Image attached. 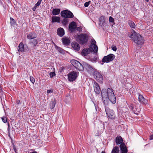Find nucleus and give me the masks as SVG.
<instances>
[{
    "instance_id": "1",
    "label": "nucleus",
    "mask_w": 153,
    "mask_h": 153,
    "mask_svg": "<svg viewBox=\"0 0 153 153\" xmlns=\"http://www.w3.org/2000/svg\"><path fill=\"white\" fill-rule=\"evenodd\" d=\"M101 93L103 102L105 106L108 104V100L113 104H114L116 103V97L111 89L108 88L107 90L103 89L102 90Z\"/></svg>"
},
{
    "instance_id": "2",
    "label": "nucleus",
    "mask_w": 153,
    "mask_h": 153,
    "mask_svg": "<svg viewBox=\"0 0 153 153\" xmlns=\"http://www.w3.org/2000/svg\"><path fill=\"white\" fill-rule=\"evenodd\" d=\"M129 36L135 43L138 45H142L144 42L143 38L140 34L137 33L134 30L131 31Z\"/></svg>"
},
{
    "instance_id": "3",
    "label": "nucleus",
    "mask_w": 153,
    "mask_h": 153,
    "mask_svg": "<svg viewBox=\"0 0 153 153\" xmlns=\"http://www.w3.org/2000/svg\"><path fill=\"white\" fill-rule=\"evenodd\" d=\"M77 41L80 44L84 45L88 40V37L85 34H82L78 35L76 37Z\"/></svg>"
},
{
    "instance_id": "4",
    "label": "nucleus",
    "mask_w": 153,
    "mask_h": 153,
    "mask_svg": "<svg viewBox=\"0 0 153 153\" xmlns=\"http://www.w3.org/2000/svg\"><path fill=\"white\" fill-rule=\"evenodd\" d=\"M93 75L95 79L99 82L102 83L103 78L102 75L97 70H95L93 73Z\"/></svg>"
},
{
    "instance_id": "5",
    "label": "nucleus",
    "mask_w": 153,
    "mask_h": 153,
    "mask_svg": "<svg viewBox=\"0 0 153 153\" xmlns=\"http://www.w3.org/2000/svg\"><path fill=\"white\" fill-rule=\"evenodd\" d=\"M71 62L72 65L78 70L79 71L83 70V67L82 65L78 61L75 59H72L71 60Z\"/></svg>"
},
{
    "instance_id": "6",
    "label": "nucleus",
    "mask_w": 153,
    "mask_h": 153,
    "mask_svg": "<svg viewBox=\"0 0 153 153\" xmlns=\"http://www.w3.org/2000/svg\"><path fill=\"white\" fill-rule=\"evenodd\" d=\"M61 16L65 18H72L74 16L73 13L70 11L65 10L62 11L60 13Z\"/></svg>"
},
{
    "instance_id": "7",
    "label": "nucleus",
    "mask_w": 153,
    "mask_h": 153,
    "mask_svg": "<svg viewBox=\"0 0 153 153\" xmlns=\"http://www.w3.org/2000/svg\"><path fill=\"white\" fill-rule=\"evenodd\" d=\"M106 113L108 117L111 119H114L115 118V114L114 111L107 106L105 107Z\"/></svg>"
},
{
    "instance_id": "8",
    "label": "nucleus",
    "mask_w": 153,
    "mask_h": 153,
    "mask_svg": "<svg viewBox=\"0 0 153 153\" xmlns=\"http://www.w3.org/2000/svg\"><path fill=\"white\" fill-rule=\"evenodd\" d=\"M68 76V79L70 82L74 81L77 78L78 76V73L75 71H72L70 73L67 75Z\"/></svg>"
},
{
    "instance_id": "9",
    "label": "nucleus",
    "mask_w": 153,
    "mask_h": 153,
    "mask_svg": "<svg viewBox=\"0 0 153 153\" xmlns=\"http://www.w3.org/2000/svg\"><path fill=\"white\" fill-rule=\"evenodd\" d=\"M115 58V56L112 54H110L104 57L102 59L103 62L108 63L113 60Z\"/></svg>"
},
{
    "instance_id": "10",
    "label": "nucleus",
    "mask_w": 153,
    "mask_h": 153,
    "mask_svg": "<svg viewBox=\"0 0 153 153\" xmlns=\"http://www.w3.org/2000/svg\"><path fill=\"white\" fill-rule=\"evenodd\" d=\"M91 45L90 47H92L93 48V51L95 53H97L98 51V47L96 45V41L94 39H91Z\"/></svg>"
},
{
    "instance_id": "11",
    "label": "nucleus",
    "mask_w": 153,
    "mask_h": 153,
    "mask_svg": "<svg viewBox=\"0 0 153 153\" xmlns=\"http://www.w3.org/2000/svg\"><path fill=\"white\" fill-rule=\"evenodd\" d=\"M93 52V48L92 47H90L88 48H85L82 51V55L86 56L88 55L90 52Z\"/></svg>"
},
{
    "instance_id": "12",
    "label": "nucleus",
    "mask_w": 153,
    "mask_h": 153,
    "mask_svg": "<svg viewBox=\"0 0 153 153\" xmlns=\"http://www.w3.org/2000/svg\"><path fill=\"white\" fill-rule=\"evenodd\" d=\"M94 90L97 94H99L101 92V89L98 84L95 81L94 83Z\"/></svg>"
},
{
    "instance_id": "13",
    "label": "nucleus",
    "mask_w": 153,
    "mask_h": 153,
    "mask_svg": "<svg viewBox=\"0 0 153 153\" xmlns=\"http://www.w3.org/2000/svg\"><path fill=\"white\" fill-rule=\"evenodd\" d=\"M76 27V25L75 22H71L69 25V29L71 31H74Z\"/></svg>"
},
{
    "instance_id": "14",
    "label": "nucleus",
    "mask_w": 153,
    "mask_h": 153,
    "mask_svg": "<svg viewBox=\"0 0 153 153\" xmlns=\"http://www.w3.org/2000/svg\"><path fill=\"white\" fill-rule=\"evenodd\" d=\"M120 147L121 151V153H127V149L124 143L120 144Z\"/></svg>"
},
{
    "instance_id": "15",
    "label": "nucleus",
    "mask_w": 153,
    "mask_h": 153,
    "mask_svg": "<svg viewBox=\"0 0 153 153\" xmlns=\"http://www.w3.org/2000/svg\"><path fill=\"white\" fill-rule=\"evenodd\" d=\"M26 50L25 47H24V45L22 42H21L19 44L18 46V51L19 52H22L25 51Z\"/></svg>"
},
{
    "instance_id": "16",
    "label": "nucleus",
    "mask_w": 153,
    "mask_h": 153,
    "mask_svg": "<svg viewBox=\"0 0 153 153\" xmlns=\"http://www.w3.org/2000/svg\"><path fill=\"white\" fill-rule=\"evenodd\" d=\"M37 34L35 33L31 32L29 33L27 36V38L29 39H32L36 38Z\"/></svg>"
},
{
    "instance_id": "17",
    "label": "nucleus",
    "mask_w": 153,
    "mask_h": 153,
    "mask_svg": "<svg viewBox=\"0 0 153 153\" xmlns=\"http://www.w3.org/2000/svg\"><path fill=\"white\" fill-rule=\"evenodd\" d=\"M57 34L60 37L63 36L65 34L64 29L61 27H59L57 30Z\"/></svg>"
},
{
    "instance_id": "18",
    "label": "nucleus",
    "mask_w": 153,
    "mask_h": 153,
    "mask_svg": "<svg viewBox=\"0 0 153 153\" xmlns=\"http://www.w3.org/2000/svg\"><path fill=\"white\" fill-rule=\"evenodd\" d=\"M62 41L63 44L65 45H69L70 43L69 39L65 37H64L62 38Z\"/></svg>"
},
{
    "instance_id": "19",
    "label": "nucleus",
    "mask_w": 153,
    "mask_h": 153,
    "mask_svg": "<svg viewBox=\"0 0 153 153\" xmlns=\"http://www.w3.org/2000/svg\"><path fill=\"white\" fill-rule=\"evenodd\" d=\"M72 46L73 48L75 50L78 51L80 49L79 44L76 42H73L72 43Z\"/></svg>"
},
{
    "instance_id": "20",
    "label": "nucleus",
    "mask_w": 153,
    "mask_h": 153,
    "mask_svg": "<svg viewBox=\"0 0 153 153\" xmlns=\"http://www.w3.org/2000/svg\"><path fill=\"white\" fill-rule=\"evenodd\" d=\"M123 139L120 136H117L116 138L115 142L116 144H121L123 143Z\"/></svg>"
},
{
    "instance_id": "21",
    "label": "nucleus",
    "mask_w": 153,
    "mask_h": 153,
    "mask_svg": "<svg viewBox=\"0 0 153 153\" xmlns=\"http://www.w3.org/2000/svg\"><path fill=\"white\" fill-rule=\"evenodd\" d=\"M51 22L53 23L55 22L60 23V19L59 17L57 16H53L51 18Z\"/></svg>"
},
{
    "instance_id": "22",
    "label": "nucleus",
    "mask_w": 153,
    "mask_h": 153,
    "mask_svg": "<svg viewBox=\"0 0 153 153\" xmlns=\"http://www.w3.org/2000/svg\"><path fill=\"white\" fill-rule=\"evenodd\" d=\"M105 17L104 16H102L100 18V23H99L100 25L102 26L103 25L104 23L105 22Z\"/></svg>"
},
{
    "instance_id": "23",
    "label": "nucleus",
    "mask_w": 153,
    "mask_h": 153,
    "mask_svg": "<svg viewBox=\"0 0 153 153\" xmlns=\"http://www.w3.org/2000/svg\"><path fill=\"white\" fill-rule=\"evenodd\" d=\"M138 100L140 102L143 103H145L146 102V100L145 99L143 96L140 94L138 96Z\"/></svg>"
},
{
    "instance_id": "24",
    "label": "nucleus",
    "mask_w": 153,
    "mask_h": 153,
    "mask_svg": "<svg viewBox=\"0 0 153 153\" xmlns=\"http://www.w3.org/2000/svg\"><path fill=\"white\" fill-rule=\"evenodd\" d=\"M60 10L59 8L54 9L52 11V13L53 15H59L60 12Z\"/></svg>"
},
{
    "instance_id": "25",
    "label": "nucleus",
    "mask_w": 153,
    "mask_h": 153,
    "mask_svg": "<svg viewBox=\"0 0 153 153\" xmlns=\"http://www.w3.org/2000/svg\"><path fill=\"white\" fill-rule=\"evenodd\" d=\"M56 104L55 99L53 101H51L50 103V108L51 109H53L55 106Z\"/></svg>"
},
{
    "instance_id": "26",
    "label": "nucleus",
    "mask_w": 153,
    "mask_h": 153,
    "mask_svg": "<svg viewBox=\"0 0 153 153\" xmlns=\"http://www.w3.org/2000/svg\"><path fill=\"white\" fill-rule=\"evenodd\" d=\"M128 24L129 26L131 28H134L135 27V25L134 22L131 20H129Z\"/></svg>"
},
{
    "instance_id": "27",
    "label": "nucleus",
    "mask_w": 153,
    "mask_h": 153,
    "mask_svg": "<svg viewBox=\"0 0 153 153\" xmlns=\"http://www.w3.org/2000/svg\"><path fill=\"white\" fill-rule=\"evenodd\" d=\"M68 22V19L67 18H65L63 19L62 21V24L64 26H66L67 25Z\"/></svg>"
},
{
    "instance_id": "28",
    "label": "nucleus",
    "mask_w": 153,
    "mask_h": 153,
    "mask_svg": "<svg viewBox=\"0 0 153 153\" xmlns=\"http://www.w3.org/2000/svg\"><path fill=\"white\" fill-rule=\"evenodd\" d=\"M119 151L118 147L115 146L114 147L111 153H118Z\"/></svg>"
},
{
    "instance_id": "29",
    "label": "nucleus",
    "mask_w": 153,
    "mask_h": 153,
    "mask_svg": "<svg viewBox=\"0 0 153 153\" xmlns=\"http://www.w3.org/2000/svg\"><path fill=\"white\" fill-rule=\"evenodd\" d=\"M84 65L85 67L88 69L91 70L92 69V67L87 63H85Z\"/></svg>"
},
{
    "instance_id": "30",
    "label": "nucleus",
    "mask_w": 153,
    "mask_h": 153,
    "mask_svg": "<svg viewBox=\"0 0 153 153\" xmlns=\"http://www.w3.org/2000/svg\"><path fill=\"white\" fill-rule=\"evenodd\" d=\"M56 49L58 50V51H59V53L62 54L64 53H65V51L63 50L61 48L57 46H56Z\"/></svg>"
},
{
    "instance_id": "31",
    "label": "nucleus",
    "mask_w": 153,
    "mask_h": 153,
    "mask_svg": "<svg viewBox=\"0 0 153 153\" xmlns=\"http://www.w3.org/2000/svg\"><path fill=\"white\" fill-rule=\"evenodd\" d=\"M10 24L11 25H14L16 23V22L14 19L12 18H10Z\"/></svg>"
},
{
    "instance_id": "32",
    "label": "nucleus",
    "mask_w": 153,
    "mask_h": 153,
    "mask_svg": "<svg viewBox=\"0 0 153 153\" xmlns=\"http://www.w3.org/2000/svg\"><path fill=\"white\" fill-rule=\"evenodd\" d=\"M32 43L34 46H35L38 43V41L36 39H34L32 40Z\"/></svg>"
},
{
    "instance_id": "33",
    "label": "nucleus",
    "mask_w": 153,
    "mask_h": 153,
    "mask_svg": "<svg viewBox=\"0 0 153 153\" xmlns=\"http://www.w3.org/2000/svg\"><path fill=\"white\" fill-rule=\"evenodd\" d=\"M41 1L42 0H38L37 3L34 6L37 7L40 5L41 3Z\"/></svg>"
},
{
    "instance_id": "34",
    "label": "nucleus",
    "mask_w": 153,
    "mask_h": 153,
    "mask_svg": "<svg viewBox=\"0 0 153 153\" xmlns=\"http://www.w3.org/2000/svg\"><path fill=\"white\" fill-rule=\"evenodd\" d=\"M2 121L4 123H6L7 122V118L6 117H1Z\"/></svg>"
},
{
    "instance_id": "35",
    "label": "nucleus",
    "mask_w": 153,
    "mask_h": 153,
    "mask_svg": "<svg viewBox=\"0 0 153 153\" xmlns=\"http://www.w3.org/2000/svg\"><path fill=\"white\" fill-rule=\"evenodd\" d=\"M30 80L32 83H34L35 79L33 76H30Z\"/></svg>"
},
{
    "instance_id": "36",
    "label": "nucleus",
    "mask_w": 153,
    "mask_h": 153,
    "mask_svg": "<svg viewBox=\"0 0 153 153\" xmlns=\"http://www.w3.org/2000/svg\"><path fill=\"white\" fill-rule=\"evenodd\" d=\"M109 21L110 22H112V23L114 22V19L111 16L109 17Z\"/></svg>"
},
{
    "instance_id": "37",
    "label": "nucleus",
    "mask_w": 153,
    "mask_h": 153,
    "mask_svg": "<svg viewBox=\"0 0 153 153\" xmlns=\"http://www.w3.org/2000/svg\"><path fill=\"white\" fill-rule=\"evenodd\" d=\"M50 77L51 78L53 77V76L55 75V74L54 72H51L50 73Z\"/></svg>"
},
{
    "instance_id": "38",
    "label": "nucleus",
    "mask_w": 153,
    "mask_h": 153,
    "mask_svg": "<svg viewBox=\"0 0 153 153\" xmlns=\"http://www.w3.org/2000/svg\"><path fill=\"white\" fill-rule=\"evenodd\" d=\"M91 3L90 1H89L88 2H86L84 4V6L85 7H87Z\"/></svg>"
},
{
    "instance_id": "39",
    "label": "nucleus",
    "mask_w": 153,
    "mask_h": 153,
    "mask_svg": "<svg viewBox=\"0 0 153 153\" xmlns=\"http://www.w3.org/2000/svg\"><path fill=\"white\" fill-rule=\"evenodd\" d=\"M112 49L114 51H115L117 50V48L116 46H113L112 47Z\"/></svg>"
},
{
    "instance_id": "40",
    "label": "nucleus",
    "mask_w": 153,
    "mask_h": 153,
    "mask_svg": "<svg viewBox=\"0 0 153 153\" xmlns=\"http://www.w3.org/2000/svg\"><path fill=\"white\" fill-rule=\"evenodd\" d=\"M129 108L131 110H133V109L134 108V106L132 104H130L129 106Z\"/></svg>"
},
{
    "instance_id": "41",
    "label": "nucleus",
    "mask_w": 153,
    "mask_h": 153,
    "mask_svg": "<svg viewBox=\"0 0 153 153\" xmlns=\"http://www.w3.org/2000/svg\"><path fill=\"white\" fill-rule=\"evenodd\" d=\"M76 30L77 31H81L82 30V28H81V27H76Z\"/></svg>"
},
{
    "instance_id": "42",
    "label": "nucleus",
    "mask_w": 153,
    "mask_h": 153,
    "mask_svg": "<svg viewBox=\"0 0 153 153\" xmlns=\"http://www.w3.org/2000/svg\"><path fill=\"white\" fill-rule=\"evenodd\" d=\"M53 90H48L47 91V92L48 93H50L53 92Z\"/></svg>"
},
{
    "instance_id": "43",
    "label": "nucleus",
    "mask_w": 153,
    "mask_h": 153,
    "mask_svg": "<svg viewBox=\"0 0 153 153\" xmlns=\"http://www.w3.org/2000/svg\"><path fill=\"white\" fill-rule=\"evenodd\" d=\"M7 124H8V127L7 130H10V124H9V122L7 123Z\"/></svg>"
},
{
    "instance_id": "44",
    "label": "nucleus",
    "mask_w": 153,
    "mask_h": 153,
    "mask_svg": "<svg viewBox=\"0 0 153 153\" xmlns=\"http://www.w3.org/2000/svg\"><path fill=\"white\" fill-rule=\"evenodd\" d=\"M149 139L151 140L153 139V135H152L150 136Z\"/></svg>"
},
{
    "instance_id": "45",
    "label": "nucleus",
    "mask_w": 153,
    "mask_h": 153,
    "mask_svg": "<svg viewBox=\"0 0 153 153\" xmlns=\"http://www.w3.org/2000/svg\"><path fill=\"white\" fill-rule=\"evenodd\" d=\"M36 8V7L34 6V7L32 9L34 11H35Z\"/></svg>"
},
{
    "instance_id": "46",
    "label": "nucleus",
    "mask_w": 153,
    "mask_h": 153,
    "mask_svg": "<svg viewBox=\"0 0 153 153\" xmlns=\"http://www.w3.org/2000/svg\"><path fill=\"white\" fill-rule=\"evenodd\" d=\"M10 130H7V133H8V135H10Z\"/></svg>"
},
{
    "instance_id": "47",
    "label": "nucleus",
    "mask_w": 153,
    "mask_h": 153,
    "mask_svg": "<svg viewBox=\"0 0 153 153\" xmlns=\"http://www.w3.org/2000/svg\"><path fill=\"white\" fill-rule=\"evenodd\" d=\"M13 149H14V151H15V152H16V147H13Z\"/></svg>"
},
{
    "instance_id": "48",
    "label": "nucleus",
    "mask_w": 153,
    "mask_h": 153,
    "mask_svg": "<svg viewBox=\"0 0 153 153\" xmlns=\"http://www.w3.org/2000/svg\"><path fill=\"white\" fill-rule=\"evenodd\" d=\"M30 153H38L36 152V151H33L32 152H30Z\"/></svg>"
},
{
    "instance_id": "49",
    "label": "nucleus",
    "mask_w": 153,
    "mask_h": 153,
    "mask_svg": "<svg viewBox=\"0 0 153 153\" xmlns=\"http://www.w3.org/2000/svg\"><path fill=\"white\" fill-rule=\"evenodd\" d=\"M19 100H17V103L18 104H19Z\"/></svg>"
},
{
    "instance_id": "50",
    "label": "nucleus",
    "mask_w": 153,
    "mask_h": 153,
    "mask_svg": "<svg viewBox=\"0 0 153 153\" xmlns=\"http://www.w3.org/2000/svg\"><path fill=\"white\" fill-rule=\"evenodd\" d=\"M94 103V105L96 109L97 110V108H96V104H95Z\"/></svg>"
},
{
    "instance_id": "51",
    "label": "nucleus",
    "mask_w": 153,
    "mask_h": 153,
    "mask_svg": "<svg viewBox=\"0 0 153 153\" xmlns=\"http://www.w3.org/2000/svg\"><path fill=\"white\" fill-rule=\"evenodd\" d=\"M101 153H105V152L104 151H102Z\"/></svg>"
},
{
    "instance_id": "52",
    "label": "nucleus",
    "mask_w": 153,
    "mask_h": 153,
    "mask_svg": "<svg viewBox=\"0 0 153 153\" xmlns=\"http://www.w3.org/2000/svg\"><path fill=\"white\" fill-rule=\"evenodd\" d=\"M147 2H148L149 1V0H145Z\"/></svg>"
},
{
    "instance_id": "53",
    "label": "nucleus",
    "mask_w": 153,
    "mask_h": 153,
    "mask_svg": "<svg viewBox=\"0 0 153 153\" xmlns=\"http://www.w3.org/2000/svg\"><path fill=\"white\" fill-rule=\"evenodd\" d=\"M7 1H10V0H7Z\"/></svg>"
}]
</instances>
